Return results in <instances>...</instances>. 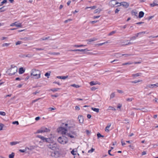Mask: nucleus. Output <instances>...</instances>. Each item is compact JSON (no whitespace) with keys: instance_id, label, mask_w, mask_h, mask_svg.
Wrapping results in <instances>:
<instances>
[{"instance_id":"obj_1","label":"nucleus","mask_w":158,"mask_h":158,"mask_svg":"<svg viewBox=\"0 0 158 158\" xmlns=\"http://www.w3.org/2000/svg\"><path fill=\"white\" fill-rule=\"evenodd\" d=\"M17 67L15 66L14 65H12L11 66V68L10 69H8L7 72L9 73L8 74L11 76L13 75H14L15 73L17 72Z\"/></svg>"},{"instance_id":"obj_2","label":"nucleus","mask_w":158,"mask_h":158,"mask_svg":"<svg viewBox=\"0 0 158 158\" xmlns=\"http://www.w3.org/2000/svg\"><path fill=\"white\" fill-rule=\"evenodd\" d=\"M31 75L35 77V79H38L40 77V72L38 70L33 69L31 70Z\"/></svg>"},{"instance_id":"obj_3","label":"nucleus","mask_w":158,"mask_h":158,"mask_svg":"<svg viewBox=\"0 0 158 158\" xmlns=\"http://www.w3.org/2000/svg\"><path fill=\"white\" fill-rule=\"evenodd\" d=\"M61 126V127H59L57 129L58 131L59 132H61L65 128L70 129L71 128L73 127H71L70 126V125L67 123H62Z\"/></svg>"},{"instance_id":"obj_4","label":"nucleus","mask_w":158,"mask_h":158,"mask_svg":"<svg viewBox=\"0 0 158 158\" xmlns=\"http://www.w3.org/2000/svg\"><path fill=\"white\" fill-rule=\"evenodd\" d=\"M49 144L47 145V146L50 149L52 150H57L59 149L58 146L56 143H49Z\"/></svg>"},{"instance_id":"obj_5","label":"nucleus","mask_w":158,"mask_h":158,"mask_svg":"<svg viewBox=\"0 0 158 158\" xmlns=\"http://www.w3.org/2000/svg\"><path fill=\"white\" fill-rule=\"evenodd\" d=\"M57 140L59 143L63 144L67 143L68 142L67 138L65 136L60 137L58 138Z\"/></svg>"},{"instance_id":"obj_6","label":"nucleus","mask_w":158,"mask_h":158,"mask_svg":"<svg viewBox=\"0 0 158 158\" xmlns=\"http://www.w3.org/2000/svg\"><path fill=\"white\" fill-rule=\"evenodd\" d=\"M50 156L52 157L57 158L60 157V152L57 151L56 150L55 151V150L54 151L51 152Z\"/></svg>"},{"instance_id":"obj_7","label":"nucleus","mask_w":158,"mask_h":158,"mask_svg":"<svg viewBox=\"0 0 158 158\" xmlns=\"http://www.w3.org/2000/svg\"><path fill=\"white\" fill-rule=\"evenodd\" d=\"M66 135L71 138H75L77 136V132L75 131H71V133H67Z\"/></svg>"},{"instance_id":"obj_8","label":"nucleus","mask_w":158,"mask_h":158,"mask_svg":"<svg viewBox=\"0 0 158 158\" xmlns=\"http://www.w3.org/2000/svg\"><path fill=\"white\" fill-rule=\"evenodd\" d=\"M37 137L40 138L44 142L49 143L51 141V139L50 138H46L42 136L41 135H38Z\"/></svg>"},{"instance_id":"obj_9","label":"nucleus","mask_w":158,"mask_h":158,"mask_svg":"<svg viewBox=\"0 0 158 158\" xmlns=\"http://www.w3.org/2000/svg\"><path fill=\"white\" fill-rule=\"evenodd\" d=\"M119 3L117 2L116 0H112L110 1L109 3V5L112 7H114V6L116 4H119Z\"/></svg>"},{"instance_id":"obj_10","label":"nucleus","mask_w":158,"mask_h":158,"mask_svg":"<svg viewBox=\"0 0 158 158\" xmlns=\"http://www.w3.org/2000/svg\"><path fill=\"white\" fill-rule=\"evenodd\" d=\"M120 5L117 6H122L123 7L125 8H127L129 6V4L128 3L126 2H123L119 3Z\"/></svg>"},{"instance_id":"obj_11","label":"nucleus","mask_w":158,"mask_h":158,"mask_svg":"<svg viewBox=\"0 0 158 158\" xmlns=\"http://www.w3.org/2000/svg\"><path fill=\"white\" fill-rule=\"evenodd\" d=\"M97 84L100 85L101 83L100 82L97 81H92L89 82V85L91 86L96 85Z\"/></svg>"},{"instance_id":"obj_12","label":"nucleus","mask_w":158,"mask_h":158,"mask_svg":"<svg viewBox=\"0 0 158 158\" xmlns=\"http://www.w3.org/2000/svg\"><path fill=\"white\" fill-rule=\"evenodd\" d=\"M15 26L17 27H21L22 24L21 23H17V22H15L14 23H12L10 25V26Z\"/></svg>"},{"instance_id":"obj_13","label":"nucleus","mask_w":158,"mask_h":158,"mask_svg":"<svg viewBox=\"0 0 158 158\" xmlns=\"http://www.w3.org/2000/svg\"><path fill=\"white\" fill-rule=\"evenodd\" d=\"M78 119L80 123H82L83 122V118L82 116L79 115L78 117Z\"/></svg>"},{"instance_id":"obj_14","label":"nucleus","mask_w":158,"mask_h":158,"mask_svg":"<svg viewBox=\"0 0 158 158\" xmlns=\"http://www.w3.org/2000/svg\"><path fill=\"white\" fill-rule=\"evenodd\" d=\"M148 87L150 88L158 87V83H157L155 84L149 85H148Z\"/></svg>"},{"instance_id":"obj_15","label":"nucleus","mask_w":158,"mask_h":158,"mask_svg":"<svg viewBox=\"0 0 158 158\" xmlns=\"http://www.w3.org/2000/svg\"><path fill=\"white\" fill-rule=\"evenodd\" d=\"M25 71V69H24L23 67H21L19 69V73L20 74L23 73Z\"/></svg>"},{"instance_id":"obj_16","label":"nucleus","mask_w":158,"mask_h":158,"mask_svg":"<svg viewBox=\"0 0 158 158\" xmlns=\"http://www.w3.org/2000/svg\"><path fill=\"white\" fill-rule=\"evenodd\" d=\"M41 128L44 132H48L50 131V130L49 129L47 128L44 127H42Z\"/></svg>"},{"instance_id":"obj_17","label":"nucleus","mask_w":158,"mask_h":158,"mask_svg":"<svg viewBox=\"0 0 158 158\" xmlns=\"http://www.w3.org/2000/svg\"><path fill=\"white\" fill-rule=\"evenodd\" d=\"M142 74V73H136L135 74H133L132 75V77H137L141 76Z\"/></svg>"},{"instance_id":"obj_18","label":"nucleus","mask_w":158,"mask_h":158,"mask_svg":"<svg viewBox=\"0 0 158 158\" xmlns=\"http://www.w3.org/2000/svg\"><path fill=\"white\" fill-rule=\"evenodd\" d=\"M68 76H58L56 77L58 79H65L68 77Z\"/></svg>"},{"instance_id":"obj_19","label":"nucleus","mask_w":158,"mask_h":158,"mask_svg":"<svg viewBox=\"0 0 158 158\" xmlns=\"http://www.w3.org/2000/svg\"><path fill=\"white\" fill-rule=\"evenodd\" d=\"M144 15V13L142 11H141L139 12V18H141Z\"/></svg>"},{"instance_id":"obj_20","label":"nucleus","mask_w":158,"mask_h":158,"mask_svg":"<svg viewBox=\"0 0 158 158\" xmlns=\"http://www.w3.org/2000/svg\"><path fill=\"white\" fill-rule=\"evenodd\" d=\"M102 10V9L98 8L95 10L94 13V14H96L97 13H99Z\"/></svg>"},{"instance_id":"obj_21","label":"nucleus","mask_w":158,"mask_h":158,"mask_svg":"<svg viewBox=\"0 0 158 158\" xmlns=\"http://www.w3.org/2000/svg\"><path fill=\"white\" fill-rule=\"evenodd\" d=\"M67 129L65 128V129H64V130H63L61 132V133L63 135H66V131H67V130L68 129Z\"/></svg>"},{"instance_id":"obj_22","label":"nucleus","mask_w":158,"mask_h":158,"mask_svg":"<svg viewBox=\"0 0 158 158\" xmlns=\"http://www.w3.org/2000/svg\"><path fill=\"white\" fill-rule=\"evenodd\" d=\"M59 89H60L59 88H54L51 89V90L53 92H55Z\"/></svg>"},{"instance_id":"obj_23","label":"nucleus","mask_w":158,"mask_h":158,"mask_svg":"<svg viewBox=\"0 0 158 158\" xmlns=\"http://www.w3.org/2000/svg\"><path fill=\"white\" fill-rule=\"evenodd\" d=\"M142 81V80H135V81H130V82L132 83H137L138 82H139Z\"/></svg>"},{"instance_id":"obj_24","label":"nucleus","mask_w":158,"mask_h":158,"mask_svg":"<svg viewBox=\"0 0 158 158\" xmlns=\"http://www.w3.org/2000/svg\"><path fill=\"white\" fill-rule=\"evenodd\" d=\"M91 109L92 110H93L94 111L96 112L97 113L99 111V109L98 108H94V107H92Z\"/></svg>"},{"instance_id":"obj_25","label":"nucleus","mask_w":158,"mask_h":158,"mask_svg":"<svg viewBox=\"0 0 158 158\" xmlns=\"http://www.w3.org/2000/svg\"><path fill=\"white\" fill-rule=\"evenodd\" d=\"M15 154L14 152H12L11 154H10L9 156V158H14Z\"/></svg>"},{"instance_id":"obj_26","label":"nucleus","mask_w":158,"mask_h":158,"mask_svg":"<svg viewBox=\"0 0 158 158\" xmlns=\"http://www.w3.org/2000/svg\"><path fill=\"white\" fill-rule=\"evenodd\" d=\"M110 126H111V125L110 124L109 125L107 126L105 128V131H106V132L109 131V128H110Z\"/></svg>"},{"instance_id":"obj_27","label":"nucleus","mask_w":158,"mask_h":158,"mask_svg":"<svg viewBox=\"0 0 158 158\" xmlns=\"http://www.w3.org/2000/svg\"><path fill=\"white\" fill-rule=\"evenodd\" d=\"M18 143H19V142L17 141L12 142H11L10 143V144L11 145L13 146V145L16 144H17Z\"/></svg>"},{"instance_id":"obj_28","label":"nucleus","mask_w":158,"mask_h":158,"mask_svg":"<svg viewBox=\"0 0 158 158\" xmlns=\"http://www.w3.org/2000/svg\"><path fill=\"white\" fill-rule=\"evenodd\" d=\"M150 6L151 7H154V6H158V4H156L155 2H153L152 3H151L150 4Z\"/></svg>"},{"instance_id":"obj_29","label":"nucleus","mask_w":158,"mask_h":158,"mask_svg":"<svg viewBox=\"0 0 158 158\" xmlns=\"http://www.w3.org/2000/svg\"><path fill=\"white\" fill-rule=\"evenodd\" d=\"M133 64V62H128L127 63H124L123 64V65H125L127 64Z\"/></svg>"},{"instance_id":"obj_30","label":"nucleus","mask_w":158,"mask_h":158,"mask_svg":"<svg viewBox=\"0 0 158 158\" xmlns=\"http://www.w3.org/2000/svg\"><path fill=\"white\" fill-rule=\"evenodd\" d=\"M133 55L131 54H122V56H125V57H128L130 56H131Z\"/></svg>"},{"instance_id":"obj_31","label":"nucleus","mask_w":158,"mask_h":158,"mask_svg":"<svg viewBox=\"0 0 158 158\" xmlns=\"http://www.w3.org/2000/svg\"><path fill=\"white\" fill-rule=\"evenodd\" d=\"M44 133V132L41 128L40 129L38 130L36 132V133Z\"/></svg>"},{"instance_id":"obj_32","label":"nucleus","mask_w":158,"mask_h":158,"mask_svg":"<svg viewBox=\"0 0 158 158\" xmlns=\"http://www.w3.org/2000/svg\"><path fill=\"white\" fill-rule=\"evenodd\" d=\"M116 32L115 31H111V32H110L108 35V36H110L111 35H113L114 34L116 33Z\"/></svg>"},{"instance_id":"obj_33","label":"nucleus","mask_w":158,"mask_h":158,"mask_svg":"<svg viewBox=\"0 0 158 158\" xmlns=\"http://www.w3.org/2000/svg\"><path fill=\"white\" fill-rule=\"evenodd\" d=\"M98 88V87H96L95 86H93V87L91 88L90 89L91 90L93 91H95V90L97 89Z\"/></svg>"},{"instance_id":"obj_34","label":"nucleus","mask_w":158,"mask_h":158,"mask_svg":"<svg viewBox=\"0 0 158 158\" xmlns=\"http://www.w3.org/2000/svg\"><path fill=\"white\" fill-rule=\"evenodd\" d=\"M108 109L109 110H115L116 109L114 108V107L111 106H109L108 108Z\"/></svg>"},{"instance_id":"obj_35","label":"nucleus","mask_w":158,"mask_h":158,"mask_svg":"<svg viewBox=\"0 0 158 158\" xmlns=\"http://www.w3.org/2000/svg\"><path fill=\"white\" fill-rule=\"evenodd\" d=\"M71 86H73L74 87L76 88H79L80 87V86L79 85H76L75 84H72V85H71Z\"/></svg>"},{"instance_id":"obj_36","label":"nucleus","mask_w":158,"mask_h":158,"mask_svg":"<svg viewBox=\"0 0 158 158\" xmlns=\"http://www.w3.org/2000/svg\"><path fill=\"white\" fill-rule=\"evenodd\" d=\"M26 148H25V149H19V151L21 152H23V153H24V152H25L26 151Z\"/></svg>"},{"instance_id":"obj_37","label":"nucleus","mask_w":158,"mask_h":158,"mask_svg":"<svg viewBox=\"0 0 158 158\" xmlns=\"http://www.w3.org/2000/svg\"><path fill=\"white\" fill-rule=\"evenodd\" d=\"M10 44H7V43H4V44H3L2 46V47H5V46H6V47H7L8 46H9V45Z\"/></svg>"},{"instance_id":"obj_38","label":"nucleus","mask_w":158,"mask_h":158,"mask_svg":"<svg viewBox=\"0 0 158 158\" xmlns=\"http://www.w3.org/2000/svg\"><path fill=\"white\" fill-rule=\"evenodd\" d=\"M33 56V55H31L30 54H28L27 55H26V57H28V58H31Z\"/></svg>"},{"instance_id":"obj_39","label":"nucleus","mask_w":158,"mask_h":158,"mask_svg":"<svg viewBox=\"0 0 158 158\" xmlns=\"http://www.w3.org/2000/svg\"><path fill=\"white\" fill-rule=\"evenodd\" d=\"M115 94L114 93H112L110 95V98H114L115 97Z\"/></svg>"},{"instance_id":"obj_40","label":"nucleus","mask_w":158,"mask_h":158,"mask_svg":"<svg viewBox=\"0 0 158 158\" xmlns=\"http://www.w3.org/2000/svg\"><path fill=\"white\" fill-rule=\"evenodd\" d=\"M4 126V125L3 124L0 123V131L2 130V128Z\"/></svg>"},{"instance_id":"obj_41","label":"nucleus","mask_w":158,"mask_h":158,"mask_svg":"<svg viewBox=\"0 0 158 158\" xmlns=\"http://www.w3.org/2000/svg\"><path fill=\"white\" fill-rule=\"evenodd\" d=\"M46 77H47L48 78L49 77V76L50 75V73H48V72L46 73L44 75Z\"/></svg>"},{"instance_id":"obj_42","label":"nucleus","mask_w":158,"mask_h":158,"mask_svg":"<svg viewBox=\"0 0 158 158\" xmlns=\"http://www.w3.org/2000/svg\"><path fill=\"white\" fill-rule=\"evenodd\" d=\"M0 114L2 115L5 116L6 115V113L4 112L0 111Z\"/></svg>"},{"instance_id":"obj_43","label":"nucleus","mask_w":158,"mask_h":158,"mask_svg":"<svg viewBox=\"0 0 158 158\" xmlns=\"http://www.w3.org/2000/svg\"><path fill=\"white\" fill-rule=\"evenodd\" d=\"M133 98H127L126 99V100L128 102H131L133 100Z\"/></svg>"},{"instance_id":"obj_44","label":"nucleus","mask_w":158,"mask_h":158,"mask_svg":"<svg viewBox=\"0 0 158 158\" xmlns=\"http://www.w3.org/2000/svg\"><path fill=\"white\" fill-rule=\"evenodd\" d=\"M97 135L98 138H99L101 137H104V136L102 135L100 133H98Z\"/></svg>"},{"instance_id":"obj_45","label":"nucleus","mask_w":158,"mask_h":158,"mask_svg":"<svg viewBox=\"0 0 158 158\" xmlns=\"http://www.w3.org/2000/svg\"><path fill=\"white\" fill-rule=\"evenodd\" d=\"M72 19H67V20H65V21H64V23H68V22H70V21H72Z\"/></svg>"},{"instance_id":"obj_46","label":"nucleus","mask_w":158,"mask_h":158,"mask_svg":"<svg viewBox=\"0 0 158 158\" xmlns=\"http://www.w3.org/2000/svg\"><path fill=\"white\" fill-rule=\"evenodd\" d=\"M97 40V39L96 38H94L93 39H89V42L94 41Z\"/></svg>"},{"instance_id":"obj_47","label":"nucleus","mask_w":158,"mask_h":158,"mask_svg":"<svg viewBox=\"0 0 158 158\" xmlns=\"http://www.w3.org/2000/svg\"><path fill=\"white\" fill-rule=\"evenodd\" d=\"M22 43V41H18L16 43V45H19Z\"/></svg>"},{"instance_id":"obj_48","label":"nucleus","mask_w":158,"mask_h":158,"mask_svg":"<svg viewBox=\"0 0 158 158\" xmlns=\"http://www.w3.org/2000/svg\"><path fill=\"white\" fill-rule=\"evenodd\" d=\"M12 123L13 124H17V125H19V123L18 122V121H14V122H12Z\"/></svg>"},{"instance_id":"obj_49","label":"nucleus","mask_w":158,"mask_h":158,"mask_svg":"<svg viewBox=\"0 0 158 158\" xmlns=\"http://www.w3.org/2000/svg\"><path fill=\"white\" fill-rule=\"evenodd\" d=\"M96 8V6H89V8H90L91 9H95Z\"/></svg>"},{"instance_id":"obj_50","label":"nucleus","mask_w":158,"mask_h":158,"mask_svg":"<svg viewBox=\"0 0 158 158\" xmlns=\"http://www.w3.org/2000/svg\"><path fill=\"white\" fill-rule=\"evenodd\" d=\"M83 45H74V46L75 47L78 48L80 47H81L83 46Z\"/></svg>"},{"instance_id":"obj_51","label":"nucleus","mask_w":158,"mask_h":158,"mask_svg":"<svg viewBox=\"0 0 158 158\" xmlns=\"http://www.w3.org/2000/svg\"><path fill=\"white\" fill-rule=\"evenodd\" d=\"M85 49H77V51L79 52H83L85 51Z\"/></svg>"},{"instance_id":"obj_52","label":"nucleus","mask_w":158,"mask_h":158,"mask_svg":"<svg viewBox=\"0 0 158 158\" xmlns=\"http://www.w3.org/2000/svg\"><path fill=\"white\" fill-rule=\"evenodd\" d=\"M136 39V37L135 36L131 37L130 38L131 40H134Z\"/></svg>"},{"instance_id":"obj_53","label":"nucleus","mask_w":158,"mask_h":158,"mask_svg":"<svg viewBox=\"0 0 158 158\" xmlns=\"http://www.w3.org/2000/svg\"><path fill=\"white\" fill-rule=\"evenodd\" d=\"M7 2V0H4L1 2V3L2 4V5H3L4 4L6 3Z\"/></svg>"},{"instance_id":"obj_54","label":"nucleus","mask_w":158,"mask_h":158,"mask_svg":"<svg viewBox=\"0 0 158 158\" xmlns=\"http://www.w3.org/2000/svg\"><path fill=\"white\" fill-rule=\"evenodd\" d=\"M35 48V49L37 51H41V50H44V49L41 48Z\"/></svg>"},{"instance_id":"obj_55","label":"nucleus","mask_w":158,"mask_h":158,"mask_svg":"<svg viewBox=\"0 0 158 158\" xmlns=\"http://www.w3.org/2000/svg\"><path fill=\"white\" fill-rule=\"evenodd\" d=\"M120 9L117 8L115 10V13H118Z\"/></svg>"},{"instance_id":"obj_56","label":"nucleus","mask_w":158,"mask_h":158,"mask_svg":"<svg viewBox=\"0 0 158 158\" xmlns=\"http://www.w3.org/2000/svg\"><path fill=\"white\" fill-rule=\"evenodd\" d=\"M95 150V149L93 148H91L90 150H89V152H93Z\"/></svg>"},{"instance_id":"obj_57","label":"nucleus","mask_w":158,"mask_h":158,"mask_svg":"<svg viewBox=\"0 0 158 158\" xmlns=\"http://www.w3.org/2000/svg\"><path fill=\"white\" fill-rule=\"evenodd\" d=\"M74 152H75V151H74V150H72L71 152V153L73 155H76V154H75L74 153Z\"/></svg>"},{"instance_id":"obj_58","label":"nucleus","mask_w":158,"mask_h":158,"mask_svg":"<svg viewBox=\"0 0 158 158\" xmlns=\"http://www.w3.org/2000/svg\"><path fill=\"white\" fill-rule=\"evenodd\" d=\"M107 43V42H104V43H99V44H98V45L99 46H101V45H102L103 44H105V43Z\"/></svg>"},{"instance_id":"obj_59","label":"nucleus","mask_w":158,"mask_h":158,"mask_svg":"<svg viewBox=\"0 0 158 158\" xmlns=\"http://www.w3.org/2000/svg\"><path fill=\"white\" fill-rule=\"evenodd\" d=\"M53 84H58V85H60L61 84L59 82L57 81H54L53 82Z\"/></svg>"},{"instance_id":"obj_60","label":"nucleus","mask_w":158,"mask_h":158,"mask_svg":"<svg viewBox=\"0 0 158 158\" xmlns=\"http://www.w3.org/2000/svg\"><path fill=\"white\" fill-rule=\"evenodd\" d=\"M100 17V15H98V16H94L93 17V18L94 19H98V18H99Z\"/></svg>"},{"instance_id":"obj_61","label":"nucleus","mask_w":158,"mask_h":158,"mask_svg":"<svg viewBox=\"0 0 158 158\" xmlns=\"http://www.w3.org/2000/svg\"><path fill=\"white\" fill-rule=\"evenodd\" d=\"M47 40V37H43L41 38V40Z\"/></svg>"},{"instance_id":"obj_62","label":"nucleus","mask_w":158,"mask_h":158,"mask_svg":"<svg viewBox=\"0 0 158 158\" xmlns=\"http://www.w3.org/2000/svg\"><path fill=\"white\" fill-rule=\"evenodd\" d=\"M111 151V149L109 150L108 151V153L109 154L110 156H113V155H112L110 153V152Z\"/></svg>"},{"instance_id":"obj_63","label":"nucleus","mask_w":158,"mask_h":158,"mask_svg":"<svg viewBox=\"0 0 158 158\" xmlns=\"http://www.w3.org/2000/svg\"><path fill=\"white\" fill-rule=\"evenodd\" d=\"M40 91H37L35 92H34L33 94H37L39 93H40Z\"/></svg>"},{"instance_id":"obj_64","label":"nucleus","mask_w":158,"mask_h":158,"mask_svg":"<svg viewBox=\"0 0 158 158\" xmlns=\"http://www.w3.org/2000/svg\"><path fill=\"white\" fill-rule=\"evenodd\" d=\"M40 119V117H37L35 118V120L36 121Z\"/></svg>"}]
</instances>
